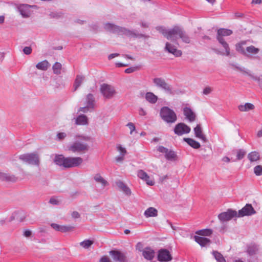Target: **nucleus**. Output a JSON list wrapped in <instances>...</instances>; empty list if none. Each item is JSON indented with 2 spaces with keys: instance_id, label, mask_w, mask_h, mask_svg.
<instances>
[{
  "instance_id": "1",
  "label": "nucleus",
  "mask_w": 262,
  "mask_h": 262,
  "mask_svg": "<svg viewBox=\"0 0 262 262\" xmlns=\"http://www.w3.org/2000/svg\"><path fill=\"white\" fill-rule=\"evenodd\" d=\"M156 29L168 40L176 41L180 38L186 43L190 42V38L188 34L180 27L174 26L171 29H167L162 26L156 27Z\"/></svg>"
},
{
  "instance_id": "2",
  "label": "nucleus",
  "mask_w": 262,
  "mask_h": 262,
  "mask_svg": "<svg viewBox=\"0 0 262 262\" xmlns=\"http://www.w3.org/2000/svg\"><path fill=\"white\" fill-rule=\"evenodd\" d=\"M83 162L80 157H64L62 155L56 156L54 159V162L58 165L64 168L77 167Z\"/></svg>"
},
{
  "instance_id": "3",
  "label": "nucleus",
  "mask_w": 262,
  "mask_h": 262,
  "mask_svg": "<svg viewBox=\"0 0 262 262\" xmlns=\"http://www.w3.org/2000/svg\"><path fill=\"white\" fill-rule=\"evenodd\" d=\"M160 114L162 119L167 123H173L177 120V116L175 113L167 107H162Z\"/></svg>"
},
{
  "instance_id": "4",
  "label": "nucleus",
  "mask_w": 262,
  "mask_h": 262,
  "mask_svg": "<svg viewBox=\"0 0 262 262\" xmlns=\"http://www.w3.org/2000/svg\"><path fill=\"white\" fill-rule=\"evenodd\" d=\"M89 147L86 143L77 141L74 142L68 148L73 152L84 153L89 150Z\"/></svg>"
},
{
  "instance_id": "5",
  "label": "nucleus",
  "mask_w": 262,
  "mask_h": 262,
  "mask_svg": "<svg viewBox=\"0 0 262 262\" xmlns=\"http://www.w3.org/2000/svg\"><path fill=\"white\" fill-rule=\"evenodd\" d=\"M100 91L103 96L107 99L112 98L116 94L115 89L107 84H103L101 86Z\"/></svg>"
},
{
  "instance_id": "6",
  "label": "nucleus",
  "mask_w": 262,
  "mask_h": 262,
  "mask_svg": "<svg viewBox=\"0 0 262 262\" xmlns=\"http://www.w3.org/2000/svg\"><path fill=\"white\" fill-rule=\"evenodd\" d=\"M234 217H237V212L232 210H228L227 212H222L218 215L220 220L223 222L228 221Z\"/></svg>"
},
{
  "instance_id": "7",
  "label": "nucleus",
  "mask_w": 262,
  "mask_h": 262,
  "mask_svg": "<svg viewBox=\"0 0 262 262\" xmlns=\"http://www.w3.org/2000/svg\"><path fill=\"white\" fill-rule=\"evenodd\" d=\"M190 128L183 123H180L176 125L174 127V133L179 136H181L185 134H188L190 132Z\"/></svg>"
},
{
  "instance_id": "8",
  "label": "nucleus",
  "mask_w": 262,
  "mask_h": 262,
  "mask_svg": "<svg viewBox=\"0 0 262 262\" xmlns=\"http://www.w3.org/2000/svg\"><path fill=\"white\" fill-rule=\"evenodd\" d=\"M109 253L115 261H126V257L123 253L118 250H112Z\"/></svg>"
},
{
  "instance_id": "9",
  "label": "nucleus",
  "mask_w": 262,
  "mask_h": 262,
  "mask_svg": "<svg viewBox=\"0 0 262 262\" xmlns=\"http://www.w3.org/2000/svg\"><path fill=\"white\" fill-rule=\"evenodd\" d=\"M255 213V211L251 204H246L242 209L239 210L237 217L251 215Z\"/></svg>"
},
{
  "instance_id": "10",
  "label": "nucleus",
  "mask_w": 262,
  "mask_h": 262,
  "mask_svg": "<svg viewBox=\"0 0 262 262\" xmlns=\"http://www.w3.org/2000/svg\"><path fill=\"white\" fill-rule=\"evenodd\" d=\"M20 158L22 160H25L28 163L34 164V165H38L39 164V158L37 154H29L24 155L21 156Z\"/></svg>"
},
{
  "instance_id": "11",
  "label": "nucleus",
  "mask_w": 262,
  "mask_h": 262,
  "mask_svg": "<svg viewBox=\"0 0 262 262\" xmlns=\"http://www.w3.org/2000/svg\"><path fill=\"white\" fill-rule=\"evenodd\" d=\"M165 49L168 52L174 55L175 56L179 57L182 55L181 51L177 49V47L170 42H166Z\"/></svg>"
},
{
  "instance_id": "12",
  "label": "nucleus",
  "mask_w": 262,
  "mask_h": 262,
  "mask_svg": "<svg viewBox=\"0 0 262 262\" xmlns=\"http://www.w3.org/2000/svg\"><path fill=\"white\" fill-rule=\"evenodd\" d=\"M158 258L160 261H168L171 259V256L168 250L163 249L159 251Z\"/></svg>"
},
{
  "instance_id": "13",
  "label": "nucleus",
  "mask_w": 262,
  "mask_h": 262,
  "mask_svg": "<svg viewBox=\"0 0 262 262\" xmlns=\"http://www.w3.org/2000/svg\"><path fill=\"white\" fill-rule=\"evenodd\" d=\"M118 151L120 153V155L115 158L116 161L118 163L122 162L124 159V156L127 153L126 149L123 147L121 145L118 144L116 147Z\"/></svg>"
},
{
  "instance_id": "14",
  "label": "nucleus",
  "mask_w": 262,
  "mask_h": 262,
  "mask_svg": "<svg viewBox=\"0 0 262 262\" xmlns=\"http://www.w3.org/2000/svg\"><path fill=\"white\" fill-rule=\"evenodd\" d=\"M31 6L28 5H21L18 7L19 11L23 17H27L31 15Z\"/></svg>"
},
{
  "instance_id": "15",
  "label": "nucleus",
  "mask_w": 262,
  "mask_h": 262,
  "mask_svg": "<svg viewBox=\"0 0 262 262\" xmlns=\"http://www.w3.org/2000/svg\"><path fill=\"white\" fill-rule=\"evenodd\" d=\"M183 112L185 116L190 122H192L195 120V115L190 108L185 107L184 108Z\"/></svg>"
},
{
  "instance_id": "16",
  "label": "nucleus",
  "mask_w": 262,
  "mask_h": 262,
  "mask_svg": "<svg viewBox=\"0 0 262 262\" xmlns=\"http://www.w3.org/2000/svg\"><path fill=\"white\" fill-rule=\"evenodd\" d=\"M194 132L196 137L199 138L204 142L207 141V139L205 136L203 134L200 124H198L194 128Z\"/></svg>"
},
{
  "instance_id": "17",
  "label": "nucleus",
  "mask_w": 262,
  "mask_h": 262,
  "mask_svg": "<svg viewBox=\"0 0 262 262\" xmlns=\"http://www.w3.org/2000/svg\"><path fill=\"white\" fill-rule=\"evenodd\" d=\"M232 31L227 29H220L217 30V39L219 38L223 39V36H227L232 34Z\"/></svg>"
},
{
  "instance_id": "18",
  "label": "nucleus",
  "mask_w": 262,
  "mask_h": 262,
  "mask_svg": "<svg viewBox=\"0 0 262 262\" xmlns=\"http://www.w3.org/2000/svg\"><path fill=\"white\" fill-rule=\"evenodd\" d=\"M194 239L195 241L202 247L209 245L210 243L209 239L204 237L195 236Z\"/></svg>"
},
{
  "instance_id": "19",
  "label": "nucleus",
  "mask_w": 262,
  "mask_h": 262,
  "mask_svg": "<svg viewBox=\"0 0 262 262\" xmlns=\"http://www.w3.org/2000/svg\"><path fill=\"white\" fill-rule=\"evenodd\" d=\"M144 257L147 260H151L155 255L154 251L150 248H145L142 253Z\"/></svg>"
},
{
  "instance_id": "20",
  "label": "nucleus",
  "mask_w": 262,
  "mask_h": 262,
  "mask_svg": "<svg viewBox=\"0 0 262 262\" xmlns=\"http://www.w3.org/2000/svg\"><path fill=\"white\" fill-rule=\"evenodd\" d=\"M51 227L56 231H59L63 232L71 231L72 229L71 227H67L64 226H61L58 224L53 223L51 224Z\"/></svg>"
},
{
  "instance_id": "21",
  "label": "nucleus",
  "mask_w": 262,
  "mask_h": 262,
  "mask_svg": "<svg viewBox=\"0 0 262 262\" xmlns=\"http://www.w3.org/2000/svg\"><path fill=\"white\" fill-rule=\"evenodd\" d=\"M146 217H156L158 215V210L154 207L147 208L144 212Z\"/></svg>"
},
{
  "instance_id": "22",
  "label": "nucleus",
  "mask_w": 262,
  "mask_h": 262,
  "mask_svg": "<svg viewBox=\"0 0 262 262\" xmlns=\"http://www.w3.org/2000/svg\"><path fill=\"white\" fill-rule=\"evenodd\" d=\"M217 40L222 45L223 47L225 49V52H222L221 54L223 55H230V48L229 47L228 44L225 41V40L224 39L219 38V40Z\"/></svg>"
},
{
  "instance_id": "23",
  "label": "nucleus",
  "mask_w": 262,
  "mask_h": 262,
  "mask_svg": "<svg viewBox=\"0 0 262 262\" xmlns=\"http://www.w3.org/2000/svg\"><path fill=\"white\" fill-rule=\"evenodd\" d=\"M75 123L79 125H84L88 124V119L85 115L79 116L75 120Z\"/></svg>"
},
{
  "instance_id": "24",
  "label": "nucleus",
  "mask_w": 262,
  "mask_h": 262,
  "mask_svg": "<svg viewBox=\"0 0 262 262\" xmlns=\"http://www.w3.org/2000/svg\"><path fill=\"white\" fill-rule=\"evenodd\" d=\"M184 140L193 148L198 149L200 147V144L192 139L186 138H184Z\"/></svg>"
},
{
  "instance_id": "25",
  "label": "nucleus",
  "mask_w": 262,
  "mask_h": 262,
  "mask_svg": "<svg viewBox=\"0 0 262 262\" xmlns=\"http://www.w3.org/2000/svg\"><path fill=\"white\" fill-rule=\"evenodd\" d=\"M245 51L246 53V55L248 56L257 54L259 52V49L253 46H250L246 48Z\"/></svg>"
},
{
  "instance_id": "26",
  "label": "nucleus",
  "mask_w": 262,
  "mask_h": 262,
  "mask_svg": "<svg viewBox=\"0 0 262 262\" xmlns=\"http://www.w3.org/2000/svg\"><path fill=\"white\" fill-rule=\"evenodd\" d=\"M49 67L50 63L46 60L39 62L36 65L37 69L42 71H46Z\"/></svg>"
},
{
  "instance_id": "27",
  "label": "nucleus",
  "mask_w": 262,
  "mask_h": 262,
  "mask_svg": "<svg viewBox=\"0 0 262 262\" xmlns=\"http://www.w3.org/2000/svg\"><path fill=\"white\" fill-rule=\"evenodd\" d=\"M146 100L151 103H155L158 100V97L151 92H147L145 95Z\"/></svg>"
},
{
  "instance_id": "28",
  "label": "nucleus",
  "mask_w": 262,
  "mask_h": 262,
  "mask_svg": "<svg viewBox=\"0 0 262 262\" xmlns=\"http://www.w3.org/2000/svg\"><path fill=\"white\" fill-rule=\"evenodd\" d=\"M84 79V77L82 75H77L74 83V90L76 91L81 85Z\"/></svg>"
},
{
  "instance_id": "29",
  "label": "nucleus",
  "mask_w": 262,
  "mask_h": 262,
  "mask_svg": "<svg viewBox=\"0 0 262 262\" xmlns=\"http://www.w3.org/2000/svg\"><path fill=\"white\" fill-rule=\"evenodd\" d=\"M246 43V41H242L235 45V48L237 51L243 54V55H246V50H244V46Z\"/></svg>"
},
{
  "instance_id": "30",
  "label": "nucleus",
  "mask_w": 262,
  "mask_h": 262,
  "mask_svg": "<svg viewBox=\"0 0 262 262\" xmlns=\"http://www.w3.org/2000/svg\"><path fill=\"white\" fill-rule=\"evenodd\" d=\"M238 107L239 110L241 112H247L253 110L254 106L252 103H246L244 105H239Z\"/></svg>"
},
{
  "instance_id": "31",
  "label": "nucleus",
  "mask_w": 262,
  "mask_h": 262,
  "mask_svg": "<svg viewBox=\"0 0 262 262\" xmlns=\"http://www.w3.org/2000/svg\"><path fill=\"white\" fill-rule=\"evenodd\" d=\"M248 158L251 162L258 161L260 157L258 152L256 151H252L248 155Z\"/></svg>"
},
{
  "instance_id": "32",
  "label": "nucleus",
  "mask_w": 262,
  "mask_h": 262,
  "mask_svg": "<svg viewBox=\"0 0 262 262\" xmlns=\"http://www.w3.org/2000/svg\"><path fill=\"white\" fill-rule=\"evenodd\" d=\"M0 180L15 181L16 180V178L14 176H11L9 175L8 173L0 172Z\"/></svg>"
},
{
  "instance_id": "33",
  "label": "nucleus",
  "mask_w": 262,
  "mask_h": 262,
  "mask_svg": "<svg viewBox=\"0 0 262 262\" xmlns=\"http://www.w3.org/2000/svg\"><path fill=\"white\" fill-rule=\"evenodd\" d=\"M213 255L215 259L219 262H226L222 254L217 251H213Z\"/></svg>"
},
{
  "instance_id": "34",
  "label": "nucleus",
  "mask_w": 262,
  "mask_h": 262,
  "mask_svg": "<svg viewBox=\"0 0 262 262\" xmlns=\"http://www.w3.org/2000/svg\"><path fill=\"white\" fill-rule=\"evenodd\" d=\"M95 180L105 186L107 185V182L100 174H97L94 177Z\"/></svg>"
},
{
  "instance_id": "35",
  "label": "nucleus",
  "mask_w": 262,
  "mask_h": 262,
  "mask_svg": "<svg viewBox=\"0 0 262 262\" xmlns=\"http://www.w3.org/2000/svg\"><path fill=\"white\" fill-rule=\"evenodd\" d=\"M212 233V230L208 229L201 230L196 232V234L202 236H209Z\"/></svg>"
},
{
  "instance_id": "36",
  "label": "nucleus",
  "mask_w": 262,
  "mask_h": 262,
  "mask_svg": "<svg viewBox=\"0 0 262 262\" xmlns=\"http://www.w3.org/2000/svg\"><path fill=\"white\" fill-rule=\"evenodd\" d=\"M117 185L127 194H130V190L122 182H118Z\"/></svg>"
},
{
  "instance_id": "37",
  "label": "nucleus",
  "mask_w": 262,
  "mask_h": 262,
  "mask_svg": "<svg viewBox=\"0 0 262 262\" xmlns=\"http://www.w3.org/2000/svg\"><path fill=\"white\" fill-rule=\"evenodd\" d=\"M165 157L167 160H173L175 159L176 155L173 151L168 150L165 155Z\"/></svg>"
},
{
  "instance_id": "38",
  "label": "nucleus",
  "mask_w": 262,
  "mask_h": 262,
  "mask_svg": "<svg viewBox=\"0 0 262 262\" xmlns=\"http://www.w3.org/2000/svg\"><path fill=\"white\" fill-rule=\"evenodd\" d=\"M61 69V64L59 62H56L53 66L54 73L56 74H59L60 73Z\"/></svg>"
},
{
  "instance_id": "39",
  "label": "nucleus",
  "mask_w": 262,
  "mask_h": 262,
  "mask_svg": "<svg viewBox=\"0 0 262 262\" xmlns=\"http://www.w3.org/2000/svg\"><path fill=\"white\" fill-rule=\"evenodd\" d=\"M257 250V248L255 245H251L248 246L247 252L250 255L254 254Z\"/></svg>"
},
{
  "instance_id": "40",
  "label": "nucleus",
  "mask_w": 262,
  "mask_h": 262,
  "mask_svg": "<svg viewBox=\"0 0 262 262\" xmlns=\"http://www.w3.org/2000/svg\"><path fill=\"white\" fill-rule=\"evenodd\" d=\"M138 176L139 178H140L141 179L144 181L146 178H148V174L146 172H145L143 170H140L138 171Z\"/></svg>"
},
{
  "instance_id": "41",
  "label": "nucleus",
  "mask_w": 262,
  "mask_h": 262,
  "mask_svg": "<svg viewBox=\"0 0 262 262\" xmlns=\"http://www.w3.org/2000/svg\"><path fill=\"white\" fill-rule=\"evenodd\" d=\"M254 173L256 176H260L262 175V166L257 165L254 168Z\"/></svg>"
},
{
  "instance_id": "42",
  "label": "nucleus",
  "mask_w": 262,
  "mask_h": 262,
  "mask_svg": "<svg viewBox=\"0 0 262 262\" xmlns=\"http://www.w3.org/2000/svg\"><path fill=\"white\" fill-rule=\"evenodd\" d=\"M93 244V242L90 240H85L80 243V245L84 248H88Z\"/></svg>"
},
{
  "instance_id": "43",
  "label": "nucleus",
  "mask_w": 262,
  "mask_h": 262,
  "mask_svg": "<svg viewBox=\"0 0 262 262\" xmlns=\"http://www.w3.org/2000/svg\"><path fill=\"white\" fill-rule=\"evenodd\" d=\"M88 106L93 107L94 98L93 95L89 94L87 96Z\"/></svg>"
},
{
  "instance_id": "44",
  "label": "nucleus",
  "mask_w": 262,
  "mask_h": 262,
  "mask_svg": "<svg viewBox=\"0 0 262 262\" xmlns=\"http://www.w3.org/2000/svg\"><path fill=\"white\" fill-rule=\"evenodd\" d=\"M154 83L158 86L162 88L165 84V82L161 78H155L154 79Z\"/></svg>"
},
{
  "instance_id": "45",
  "label": "nucleus",
  "mask_w": 262,
  "mask_h": 262,
  "mask_svg": "<svg viewBox=\"0 0 262 262\" xmlns=\"http://www.w3.org/2000/svg\"><path fill=\"white\" fill-rule=\"evenodd\" d=\"M105 27L108 30H115L119 29L118 27L110 23L106 24L105 25Z\"/></svg>"
},
{
  "instance_id": "46",
  "label": "nucleus",
  "mask_w": 262,
  "mask_h": 262,
  "mask_svg": "<svg viewBox=\"0 0 262 262\" xmlns=\"http://www.w3.org/2000/svg\"><path fill=\"white\" fill-rule=\"evenodd\" d=\"M145 182H146V184L150 186H152L155 184V182L154 181V179L151 178L148 175V178H146V179L144 180Z\"/></svg>"
},
{
  "instance_id": "47",
  "label": "nucleus",
  "mask_w": 262,
  "mask_h": 262,
  "mask_svg": "<svg viewBox=\"0 0 262 262\" xmlns=\"http://www.w3.org/2000/svg\"><path fill=\"white\" fill-rule=\"evenodd\" d=\"M245 155V152L242 150H239L237 152V159L241 160L243 159Z\"/></svg>"
},
{
  "instance_id": "48",
  "label": "nucleus",
  "mask_w": 262,
  "mask_h": 262,
  "mask_svg": "<svg viewBox=\"0 0 262 262\" xmlns=\"http://www.w3.org/2000/svg\"><path fill=\"white\" fill-rule=\"evenodd\" d=\"M127 126L130 129V134H132L135 130L136 127L134 123L129 122L127 124Z\"/></svg>"
},
{
  "instance_id": "49",
  "label": "nucleus",
  "mask_w": 262,
  "mask_h": 262,
  "mask_svg": "<svg viewBox=\"0 0 262 262\" xmlns=\"http://www.w3.org/2000/svg\"><path fill=\"white\" fill-rule=\"evenodd\" d=\"M212 90L211 88L209 86L206 87L203 90V94L204 95H208L210 94L212 92Z\"/></svg>"
},
{
  "instance_id": "50",
  "label": "nucleus",
  "mask_w": 262,
  "mask_h": 262,
  "mask_svg": "<svg viewBox=\"0 0 262 262\" xmlns=\"http://www.w3.org/2000/svg\"><path fill=\"white\" fill-rule=\"evenodd\" d=\"M23 51L25 54L27 55L30 54L32 52V49L29 47H26L24 48Z\"/></svg>"
},
{
  "instance_id": "51",
  "label": "nucleus",
  "mask_w": 262,
  "mask_h": 262,
  "mask_svg": "<svg viewBox=\"0 0 262 262\" xmlns=\"http://www.w3.org/2000/svg\"><path fill=\"white\" fill-rule=\"evenodd\" d=\"M162 88L168 92H171V89L170 86L166 82L165 83V84H164L163 86H162Z\"/></svg>"
},
{
  "instance_id": "52",
  "label": "nucleus",
  "mask_w": 262,
  "mask_h": 262,
  "mask_svg": "<svg viewBox=\"0 0 262 262\" xmlns=\"http://www.w3.org/2000/svg\"><path fill=\"white\" fill-rule=\"evenodd\" d=\"M168 150V149L164 147L163 146H159L158 148V150L159 152L164 153L165 155L166 154Z\"/></svg>"
},
{
  "instance_id": "53",
  "label": "nucleus",
  "mask_w": 262,
  "mask_h": 262,
  "mask_svg": "<svg viewBox=\"0 0 262 262\" xmlns=\"http://www.w3.org/2000/svg\"><path fill=\"white\" fill-rule=\"evenodd\" d=\"M92 106H88V104H87L86 106L85 107H80L79 110V112H86L88 111L89 108H91Z\"/></svg>"
},
{
  "instance_id": "54",
  "label": "nucleus",
  "mask_w": 262,
  "mask_h": 262,
  "mask_svg": "<svg viewBox=\"0 0 262 262\" xmlns=\"http://www.w3.org/2000/svg\"><path fill=\"white\" fill-rule=\"evenodd\" d=\"M66 137V134L64 133H59L57 134V137L59 140L64 139Z\"/></svg>"
},
{
  "instance_id": "55",
  "label": "nucleus",
  "mask_w": 262,
  "mask_h": 262,
  "mask_svg": "<svg viewBox=\"0 0 262 262\" xmlns=\"http://www.w3.org/2000/svg\"><path fill=\"white\" fill-rule=\"evenodd\" d=\"M32 234V232L30 230H27L24 232V235L27 237H30Z\"/></svg>"
},
{
  "instance_id": "56",
  "label": "nucleus",
  "mask_w": 262,
  "mask_h": 262,
  "mask_svg": "<svg viewBox=\"0 0 262 262\" xmlns=\"http://www.w3.org/2000/svg\"><path fill=\"white\" fill-rule=\"evenodd\" d=\"M136 70L135 68H129L125 70L126 73H131Z\"/></svg>"
},
{
  "instance_id": "57",
  "label": "nucleus",
  "mask_w": 262,
  "mask_h": 262,
  "mask_svg": "<svg viewBox=\"0 0 262 262\" xmlns=\"http://www.w3.org/2000/svg\"><path fill=\"white\" fill-rule=\"evenodd\" d=\"M72 216L74 219H76V218H78L80 217V214H79V213L78 212L74 211L72 213Z\"/></svg>"
},
{
  "instance_id": "58",
  "label": "nucleus",
  "mask_w": 262,
  "mask_h": 262,
  "mask_svg": "<svg viewBox=\"0 0 262 262\" xmlns=\"http://www.w3.org/2000/svg\"><path fill=\"white\" fill-rule=\"evenodd\" d=\"M50 203L52 204L56 205L58 204V201L55 198H51L50 200Z\"/></svg>"
},
{
  "instance_id": "59",
  "label": "nucleus",
  "mask_w": 262,
  "mask_h": 262,
  "mask_svg": "<svg viewBox=\"0 0 262 262\" xmlns=\"http://www.w3.org/2000/svg\"><path fill=\"white\" fill-rule=\"evenodd\" d=\"M119 56V54H117V53H113V54H110L109 56H108V59H112L116 57H117Z\"/></svg>"
},
{
  "instance_id": "60",
  "label": "nucleus",
  "mask_w": 262,
  "mask_h": 262,
  "mask_svg": "<svg viewBox=\"0 0 262 262\" xmlns=\"http://www.w3.org/2000/svg\"><path fill=\"white\" fill-rule=\"evenodd\" d=\"M261 2V0H253L252 3L253 4H260Z\"/></svg>"
},
{
  "instance_id": "61",
  "label": "nucleus",
  "mask_w": 262,
  "mask_h": 262,
  "mask_svg": "<svg viewBox=\"0 0 262 262\" xmlns=\"http://www.w3.org/2000/svg\"><path fill=\"white\" fill-rule=\"evenodd\" d=\"M223 161L228 163L230 162V159L227 157H225L222 159Z\"/></svg>"
},
{
  "instance_id": "62",
  "label": "nucleus",
  "mask_w": 262,
  "mask_h": 262,
  "mask_svg": "<svg viewBox=\"0 0 262 262\" xmlns=\"http://www.w3.org/2000/svg\"><path fill=\"white\" fill-rule=\"evenodd\" d=\"M5 20V16L3 15H0V24H3Z\"/></svg>"
},
{
  "instance_id": "63",
  "label": "nucleus",
  "mask_w": 262,
  "mask_h": 262,
  "mask_svg": "<svg viewBox=\"0 0 262 262\" xmlns=\"http://www.w3.org/2000/svg\"><path fill=\"white\" fill-rule=\"evenodd\" d=\"M257 136L258 137H262V129L258 132Z\"/></svg>"
},
{
  "instance_id": "64",
  "label": "nucleus",
  "mask_w": 262,
  "mask_h": 262,
  "mask_svg": "<svg viewBox=\"0 0 262 262\" xmlns=\"http://www.w3.org/2000/svg\"><path fill=\"white\" fill-rule=\"evenodd\" d=\"M117 65L118 67H125L126 66V64H123V63H117Z\"/></svg>"
}]
</instances>
